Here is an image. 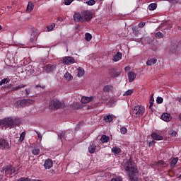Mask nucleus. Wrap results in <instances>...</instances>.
<instances>
[{"label":"nucleus","instance_id":"obj_10","mask_svg":"<svg viewBox=\"0 0 181 181\" xmlns=\"http://www.w3.org/2000/svg\"><path fill=\"white\" fill-rule=\"evenodd\" d=\"M179 47L175 43H172L170 47V54H177Z\"/></svg>","mask_w":181,"mask_h":181},{"label":"nucleus","instance_id":"obj_41","mask_svg":"<svg viewBox=\"0 0 181 181\" xmlns=\"http://www.w3.org/2000/svg\"><path fill=\"white\" fill-rule=\"evenodd\" d=\"M158 166H162L163 168L166 167V164H165V162L163 160H160L157 163Z\"/></svg>","mask_w":181,"mask_h":181},{"label":"nucleus","instance_id":"obj_6","mask_svg":"<svg viewBox=\"0 0 181 181\" xmlns=\"http://www.w3.org/2000/svg\"><path fill=\"white\" fill-rule=\"evenodd\" d=\"M83 22H90L93 19V12L86 10L81 12Z\"/></svg>","mask_w":181,"mask_h":181},{"label":"nucleus","instance_id":"obj_26","mask_svg":"<svg viewBox=\"0 0 181 181\" xmlns=\"http://www.w3.org/2000/svg\"><path fill=\"white\" fill-rule=\"evenodd\" d=\"M100 141L103 144H107V142H108V141H110V137L107 136V135H103L100 138Z\"/></svg>","mask_w":181,"mask_h":181},{"label":"nucleus","instance_id":"obj_16","mask_svg":"<svg viewBox=\"0 0 181 181\" xmlns=\"http://www.w3.org/2000/svg\"><path fill=\"white\" fill-rule=\"evenodd\" d=\"M129 82L132 83L136 78V74L134 72L129 71L128 73Z\"/></svg>","mask_w":181,"mask_h":181},{"label":"nucleus","instance_id":"obj_11","mask_svg":"<svg viewBox=\"0 0 181 181\" xmlns=\"http://www.w3.org/2000/svg\"><path fill=\"white\" fill-rule=\"evenodd\" d=\"M74 21H75V22H84V18H83V15L81 14L80 13H75L74 14Z\"/></svg>","mask_w":181,"mask_h":181},{"label":"nucleus","instance_id":"obj_43","mask_svg":"<svg viewBox=\"0 0 181 181\" xmlns=\"http://www.w3.org/2000/svg\"><path fill=\"white\" fill-rule=\"evenodd\" d=\"M169 134L170 135V136L173 137V136H176V135H177V132H176V131H175V130H172V131L169 132Z\"/></svg>","mask_w":181,"mask_h":181},{"label":"nucleus","instance_id":"obj_51","mask_svg":"<svg viewBox=\"0 0 181 181\" xmlns=\"http://www.w3.org/2000/svg\"><path fill=\"white\" fill-rule=\"evenodd\" d=\"M63 136V134H58V138L59 139H62V137Z\"/></svg>","mask_w":181,"mask_h":181},{"label":"nucleus","instance_id":"obj_13","mask_svg":"<svg viewBox=\"0 0 181 181\" xmlns=\"http://www.w3.org/2000/svg\"><path fill=\"white\" fill-rule=\"evenodd\" d=\"M94 100V97L90 96V97H86V96H83L81 98V102L83 104H87L88 103H91V101H93Z\"/></svg>","mask_w":181,"mask_h":181},{"label":"nucleus","instance_id":"obj_15","mask_svg":"<svg viewBox=\"0 0 181 181\" xmlns=\"http://www.w3.org/2000/svg\"><path fill=\"white\" fill-rule=\"evenodd\" d=\"M95 149H97V146L95 144L90 142L88 148L89 153H94V152H95Z\"/></svg>","mask_w":181,"mask_h":181},{"label":"nucleus","instance_id":"obj_19","mask_svg":"<svg viewBox=\"0 0 181 181\" xmlns=\"http://www.w3.org/2000/svg\"><path fill=\"white\" fill-rule=\"evenodd\" d=\"M122 59V54L121 52H117L115 56L112 57L113 62H119Z\"/></svg>","mask_w":181,"mask_h":181},{"label":"nucleus","instance_id":"obj_35","mask_svg":"<svg viewBox=\"0 0 181 181\" xmlns=\"http://www.w3.org/2000/svg\"><path fill=\"white\" fill-rule=\"evenodd\" d=\"M55 27H56V24L52 23L47 26V30L48 32H50V30H53V29H54Z\"/></svg>","mask_w":181,"mask_h":181},{"label":"nucleus","instance_id":"obj_49","mask_svg":"<svg viewBox=\"0 0 181 181\" xmlns=\"http://www.w3.org/2000/svg\"><path fill=\"white\" fill-rule=\"evenodd\" d=\"M26 95H29L30 94V89H25Z\"/></svg>","mask_w":181,"mask_h":181},{"label":"nucleus","instance_id":"obj_7","mask_svg":"<svg viewBox=\"0 0 181 181\" xmlns=\"http://www.w3.org/2000/svg\"><path fill=\"white\" fill-rule=\"evenodd\" d=\"M0 149L8 151L11 149V144L6 139H0Z\"/></svg>","mask_w":181,"mask_h":181},{"label":"nucleus","instance_id":"obj_55","mask_svg":"<svg viewBox=\"0 0 181 181\" xmlns=\"http://www.w3.org/2000/svg\"><path fill=\"white\" fill-rule=\"evenodd\" d=\"M0 30H2V25H0Z\"/></svg>","mask_w":181,"mask_h":181},{"label":"nucleus","instance_id":"obj_59","mask_svg":"<svg viewBox=\"0 0 181 181\" xmlns=\"http://www.w3.org/2000/svg\"><path fill=\"white\" fill-rule=\"evenodd\" d=\"M1 121H0V125H1Z\"/></svg>","mask_w":181,"mask_h":181},{"label":"nucleus","instance_id":"obj_23","mask_svg":"<svg viewBox=\"0 0 181 181\" xmlns=\"http://www.w3.org/2000/svg\"><path fill=\"white\" fill-rule=\"evenodd\" d=\"M26 87V85H23V84H21V85H18L17 86H14L11 88V91H16L18 90H21V88H23Z\"/></svg>","mask_w":181,"mask_h":181},{"label":"nucleus","instance_id":"obj_45","mask_svg":"<svg viewBox=\"0 0 181 181\" xmlns=\"http://www.w3.org/2000/svg\"><path fill=\"white\" fill-rule=\"evenodd\" d=\"M36 134H37V137L38 139H40V141H42V138H43V136L42 135V134H40L39 132L35 131Z\"/></svg>","mask_w":181,"mask_h":181},{"label":"nucleus","instance_id":"obj_32","mask_svg":"<svg viewBox=\"0 0 181 181\" xmlns=\"http://www.w3.org/2000/svg\"><path fill=\"white\" fill-rule=\"evenodd\" d=\"M177 160H179V158H174L170 162V166L171 168H175L176 166V163H177Z\"/></svg>","mask_w":181,"mask_h":181},{"label":"nucleus","instance_id":"obj_5","mask_svg":"<svg viewBox=\"0 0 181 181\" xmlns=\"http://www.w3.org/2000/svg\"><path fill=\"white\" fill-rule=\"evenodd\" d=\"M1 173L4 176L9 177L12 175V173H15V168L11 165L4 166L1 170Z\"/></svg>","mask_w":181,"mask_h":181},{"label":"nucleus","instance_id":"obj_2","mask_svg":"<svg viewBox=\"0 0 181 181\" xmlns=\"http://www.w3.org/2000/svg\"><path fill=\"white\" fill-rule=\"evenodd\" d=\"M21 119L19 117H6L1 120V125L7 128H13L16 125H21Z\"/></svg>","mask_w":181,"mask_h":181},{"label":"nucleus","instance_id":"obj_37","mask_svg":"<svg viewBox=\"0 0 181 181\" xmlns=\"http://www.w3.org/2000/svg\"><path fill=\"white\" fill-rule=\"evenodd\" d=\"M25 136H26V133L25 132H23L20 135V139L19 142H23V141L25 139Z\"/></svg>","mask_w":181,"mask_h":181},{"label":"nucleus","instance_id":"obj_38","mask_svg":"<svg viewBox=\"0 0 181 181\" xmlns=\"http://www.w3.org/2000/svg\"><path fill=\"white\" fill-rule=\"evenodd\" d=\"M86 4H87L89 6H93V5H95V0L86 1Z\"/></svg>","mask_w":181,"mask_h":181},{"label":"nucleus","instance_id":"obj_9","mask_svg":"<svg viewBox=\"0 0 181 181\" xmlns=\"http://www.w3.org/2000/svg\"><path fill=\"white\" fill-rule=\"evenodd\" d=\"M76 60L73 57H65L63 59L64 64H66V66H69V64H74Z\"/></svg>","mask_w":181,"mask_h":181},{"label":"nucleus","instance_id":"obj_33","mask_svg":"<svg viewBox=\"0 0 181 181\" xmlns=\"http://www.w3.org/2000/svg\"><path fill=\"white\" fill-rule=\"evenodd\" d=\"M132 94H134V90L132 89H129L128 90H127L125 93H123V96L124 97H127L128 95H132Z\"/></svg>","mask_w":181,"mask_h":181},{"label":"nucleus","instance_id":"obj_47","mask_svg":"<svg viewBox=\"0 0 181 181\" xmlns=\"http://www.w3.org/2000/svg\"><path fill=\"white\" fill-rule=\"evenodd\" d=\"M73 2V0H64L65 5H70Z\"/></svg>","mask_w":181,"mask_h":181},{"label":"nucleus","instance_id":"obj_1","mask_svg":"<svg viewBox=\"0 0 181 181\" xmlns=\"http://www.w3.org/2000/svg\"><path fill=\"white\" fill-rule=\"evenodd\" d=\"M124 168L126 172H128V175L132 181L138 180V168H136V165H135L131 160L126 162Z\"/></svg>","mask_w":181,"mask_h":181},{"label":"nucleus","instance_id":"obj_48","mask_svg":"<svg viewBox=\"0 0 181 181\" xmlns=\"http://www.w3.org/2000/svg\"><path fill=\"white\" fill-rule=\"evenodd\" d=\"M170 4H177L179 2V0H170Z\"/></svg>","mask_w":181,"mask_h":181},{"label":"nucleus","instance_id":"obj_25","mask_svg":"<svg viewBox=\"0 0 181 181\" xmlns=\"http://www.w3.org/2000/svg\"><path fill=\"white\" fill-rule=\"evenodd\" d=\"M84 69H83L82 67H78V77H83L84 76Z\"/></svg>","mask_w":181,"mask_h":181},{"label":"nucleus","instance_id":"obj_56","mask_svg":"<svg viewBox=\"0 0 181 181\" xmlns=\"http://www.w3.org/2000/svg\"><path fill=\"white\" fill-rule=\"evenodd\" d=\"M39 87H40V86H39V85H37V86H36V88H39Z\"/></svg>","mask_w":181,"mask_h":181},{"label":"nucleus","instance_id":"obj_39","mask_svg":"<svg viewBox=\"0 0 181 181\" xmlns=\"http://www.w3.org/2000/svg\"><path fill=\"white\" fill-rule=\"evenodd\" d=\"M33 155H39L40 153V149L37 148H35L33 151H32Z\"/></svg>","mask_w":181,"mask_h":181},{"label":"nucleus","instance_id":"obj_3","mask_svg":"<svg viewBox=\"0 0 181 181\" xmlns=\"http://www.w3.org/2000/svg\"><path fill=\"white\" fill-rule=\"evenodd\" d=\"M66 108V103L64 102H62L59 100L57 98H54L53 100L49 101V109L53 110L54 111H56L57 110L60 109H64Z\"/></svg>","mask_w":181,"mask_h":181},{"label":"nucleus","instance_id":"obj_53","mask_svg":"<svg viewBox=\"0 0 181 181\" xmlns=\"http://www.w3.org/2000/svg\"><path fill=\"white\" fill-rule=\"evenodd\" d=\"M177 100H178V102L181 103V97L177 98Z\"/></svg>","mask_w":181,"mask_h":181},{"label":"nucleus","instance_id":"obj_18","mask_svg":"<svg viewBox=\"0 0 181 181\" xmlns=\"http://www.w3.org/2000/svg\"><path fill=\"white\" fill-rule=\"evenodd\" d=\"M151 138H153V139H154L155 141H162L163 139V136L156 133H153L151 134Z\"/></svg>","mask_w":181,"mask_h":181},{"label":"nucleus","instance_id":"obj_54","mask_svg":"<svg viewBox=\"0 0 181 181\" xmlns=\"http://www.w3.org/2000/svg\"><path fill=\"white\" fill-rule=\"evenodd\" d=\"M153 141H151V142H149L148 144H149V145H152V144H153Z\"/></svg>","mask_w":181,"mask_h":181},{"label":"nucleus","instance_id":"obj_12","mask_svg":"<svg viewBox=\"0 0 181 181\" xmlns=\"http://www.w3.org/2000/svg\"><path fill=\"white\" fill-rule=\"evenodd\" d=\"M159 117L165 122H169V121L172 120V115L170 114H162L160 115Z\"/></svg>","mask_w":181,"mask_h":181},{"label":"nucleus","instance_id":"obj_40","mask_svg":"<svg viewBox=\"0 0 181 181\" xmlns=\"http://www.w3.org/2000/svg\"><path fill=\"white\" fill-rule=\"evenodd\" d=\"M162 37H163V33H160V32H158L156 34V39H162Z\"/></svg>","mask_w":181,"mask_h":181},{"label":"nucleus","instance_id":"obj_52","mask_svg":"<svg viewBox=\"0 0 181 181\" xmlns=\"http://www.w3.org/2000/svg\"><path fill=\"white\" fill-rule=\"evenodd\" d=\"M77 128H81V124H76V129H77Z\"/></svg>","mask_w":181,"mask_h":181},{"label":"nucleus","instance_id":"obj_57","mask_svg":"<svg viewBox=\"0 0 181 181\" xmlns=\"http://www.w3.org/2000/svg\"><path fill=\"white\" fill-rule=\"evenodd\" d=\"M127 69H128V67H126V68H125V71H127Z\"/></svg>","mask_w":181,"mask_h":181},{"label":"nucleus","instance_id":"obj_50","mask_svg":"<svg viewBox=\"0 0 181 181\" xmlns=\"http://www.w3.org/2000/svg\"><path fill=\"white\" fill-rule=\"evenodd\" d=\"M12 87H13V85L12 84H9L7 86V88H8V90H11L12 91Z\"/></svg>","mask_w":181,"mask_h":181},{"label":"nucleus","instance_id":"obj_8","mask_svg":"<svg viewBox=\"0 0 181 181\" xmlns=\"http://www.w3.org/2000/svg\"><path fill=\"white\" fill-rule=\"evenodd\" d=\"M145 112V107L142 105H136L134 107L132 114H144Z\"/></svg>","mask_w":181,"mask_h":181},{"label":"nucleus","instance_id":"obj_27","mask_svg":"<svg viewBox=\"0 0 181 181\" xmlns=\"http://www.w3.org/2000/svg\"><path fill=\"white\" fill-rule=\"evenodd\" d=\"M153 103H155V98H153V95H152L150 97V100H149V104H150V105L148 106L149 110H152V107H153Z\"/></svg>","mask_w":181,"mask_h":181},{"label":"nucleus","instance_id":"obj_28","mask_svg":"<svg viewBox=\"0 0 181 181\" xmlns=\"http://www.w3.org/2000/svg\"><path fill=\"white\" fill-rule=\"evenodd\" d=\"M71 107L73 110H80V108H81V106H80V103L76 102V103H74L73 105H71Z\"/></svg>","mask_w":181,"mask_h":181},{"label":"nucleus","instance_id":"obj_24","mask_svg":"<svg viewBox=\"0 0 181 181\" xmlns=\"http://www.w3.org/2000/svg\"><path fill=\"white\" fill-rule=\"evenodd\" d=\"M33 8H35V5H33V3H32V1H29L27 6L28 12H32V11H33Z\"/></svg>","mask_w":181,"mask_h":181},{"label":"nucleus","instance_id":"obj_20","mask_svg":"<svg viewBox=\"0 0 181 181\" xmlns=\"http://www.w3.org/2000/svg\"><path fill=\"white\" fill-rule=\"evenodd\" d=\"M156 62H158V59L156 58H151L146 62L147 66H152L153 64H156Z\"/></svg>","mask_w":181,"mask_h":181},{"label":"nucleus","instance_id":"obj_58","mask_svg":"<svg viewBox=\"0 0 181 181\" xmlns=\"http://www.w3.org/2000/svg\"><path fill=\"white\" fill-rule=\"evenodd\" d=\"M163 114H168L167 112H163Z\"/></svg>","mask_w":181,"mask_h":181},{"label":"nucleus","instance_id":"obj_30","mask_svg":"<svg viewBox=\"0 0 181 181\" xmlns=\"http://www.w3.org/2000/svg\"><path fill=\"white\" fill-rule=\"evenodd\" d=\"M148 8L149 11H155V9L158 8V4H156V3H151V4H149Z\"/></svg>","mask_w":181,"mask_h":181},{"label":"nucleus","instance_id":"obj_14","mask_svg":"<svg viewBox=\"0 0 181 181\" xmlns=\"http://www.w3.org/2000/svg\"><path fill=\"white\" fill-rule=\"evenodd\" d=\"M54 70H56V64H48L45 66L47 73H53Z\"/></svg>","mask_w":181,"mask_h":181},{"label":"nucleus","instance_id":"obj_22","mask_svg":"<svg viewBox=\"0 0 181 181\" xmlns=\"http://www.w3.org/2000/svg\"><path fill=\"white\" fill-rule=\"evenodd\" d=\"M112 152L115 153V155H118L119 153H121V148L118 146H114L112 148Z\"/></svg>","mask_w":181,"mask_h":181},{"label":"nucleus","instance_id":"obj_21","mask_svg":"<svg viewBox=\"0 0 181 181\" xmlns=\"http://www.w3.org/2000/svg\"><path fill=\"white\" fill-rule=\"evenodd\" d=\"M113 89H114V86L111 85H106L103 87L104 93H108L110 91H112Z\"/></svg>","mask_w":181,"mask_h":181},{"label":"nucleus","instance_id":"obj_17","mask_svg":"<svg viewBox=\"0 0 181 181\" xmlns=\"http://www.w3.org/2000/svg\"><path fill=\"white\" fill-rule=\"evenodd\" d=\"M53 166V161L50 159H47L45 161L44 167L46 169H50Z\"/></svg>","mask_w":181,"mask_h":181},{"label":"nucleus","instance_id":"obj_34","mask_svg":"<svg viewBox=\"0 0 181 181\" xmlns=\"http://www.w3.org/2000/svg\"><path fill=\"white\" fill-rule=\"evenodd\" d=\"M85 39L86 40H87V42H90V40H91V39H93V35H91V34L86 33L85 34Z\"/></svg>","mask_w":181,"mask_h":181},{"label":"nucleus","instance_id":"obj_36","mask_svg":"<svg viewBox=\"0 0 181 181\" xmlns=\"http://www.w3.org/2000/svg\"><path fill=\"white\" fill-rule=\"evenodd\" d=\"M9 81H11V79L8 78H4L0 81V86H2V84H5V83L8 84Z\"/></svg>","mask_w":181,"mask_h":181},{"label":"nucleus","instance_id":"obj_29","mask_svg":"<svg viewBox=\"0 0 181 181\" xmlns=\"http://www.w3.org/2000/svg\"><path fill=\"white\" fill-rule=\"evenodd\" d=\"M112 119H114V117L111 115H107L104 117V120L105 121V122H111Z\"/></svg>","mask_w":181,"mask_h":181},{"label":"nucleus","instance_id":"obj_46","mask_svg":"<svg viewBox=\"0 0 181 181\" xmlns=\"http://www.w3.org/2000/svg\"><path fill=\"white\" fill-rule=\"evenodd\" d=\"M146 23L145 22H141L139 23L138 26L139 28H140V29H142V28H144V26H145Z\"/></svg>","mask_w":181,"mask_h":181},{"label":"nucleus","instance_id":"obj_4","mask_svg":"<svg viewBox=\"0 0 181 181\" xmlns=\"http://www.w3.org/2000/svg\"><path fill=\"white\" fill-rule=\"evenodd\" d=\"M33 103V100L30 99H23L18 100L15 103L14 105L17 108H21L22 107H28V105H30V104Z\"/></svg>","mask_w":181,"mask_h":181},{"label":"nucleus","instance_id":"obj_42","mask_svg":"<svg viewBox=\"0 0 181 181\" xmlns=\"http://www.w3.org/2000/svg\"><path fill=\"white\" fill-rule=\"evenodd\" d=\"M156 103L157 104H162L163 103V98L162 97H157L156 98Z\"/></svg>","mask_w":181,"mask_h":181},{"label":"nucleus","instance_id":"obj_31","mask_svg":"<svg viewBox=\"0 0 181 181\" xmlns=\"http://www.w3.org/2000/svg\"><path fill=\"white\" fill-rule=\"evenodd\" d=\"M64 78H66V80L67 81H71V79L73 78V76H71V75L70 74V73H69V72H66V73L64 74Z\"/></svg>","mask_w":181,"mask_h":181},{"label":"nucleus","instance_id":"obj_44","mask_svg":"<svg viewBox=\"0 0 181 181\" xmlns=\"http://www.w3.org/2000/svg\"><path fill=\"white\" fill-rule=\"evenodd\" d=\"M121 134H125L127 132V129L126 127H122L120 129Z\"/></svg>","mask_w":181,"mask_h":181}]
</instances>
